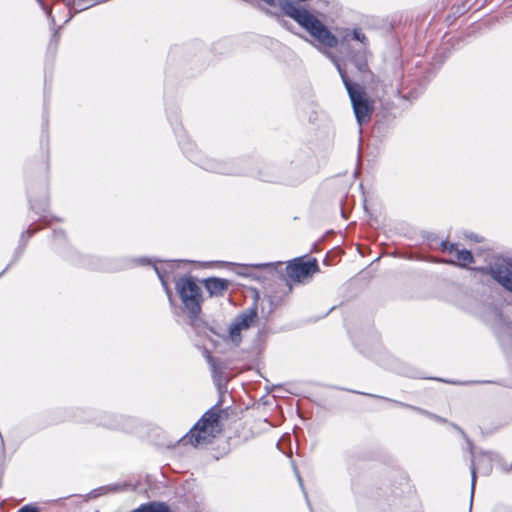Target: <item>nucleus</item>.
<instances>
[{
	"instance_id": "obj_15",
	"label": "nucleus",
	"mask_w": 512,
	"mask_h": 512,
	"mask_svg": "<svg viewBox=\"0 0 512 512\" xmlns=\"http://www.w3.org/2000/svg\"><path fill=\"white\" fill-rule=\"evenodd\" d=\"M352 37L354 40L361 42L364 45V49H367L368 39L361 29H354L352 31Z\"/></svg>"
},
{
	"instance_id": "obj_10",
	"label": "nucleus",
	"mask_w": 512,
	"mask_h": 512,
	"mask_svg": "<svg viewBox=\"0 0 512 512\" xmlns=\"http://www.w3.org/2000/svg\"><path fill=\"white\" fill-rule=\"evenodd\" d=\"M202 167L210 172L219 174H235L236 171L227 163L218 161L216 159H207L202 163Z\"/></svg>"
},
{
	"instance_id": "obj_5",
	"label": "nucleus",
	"mask_w": 512,
	"mask_h": 512,
	"mask_svg": "<svg viewBox=\"0 0 512 512\" xmlns=\"http://www.w3.org/2000/svg\"><path fill=\"white\" fill-rule=\"evenodd\" d=\"M175 288L191 322L194 323L202 311L201 288L191 277L178 279Z\"/></svg>"
},
{
	"instance_id": "obj_12",
	"label": "nucleus",
	"mask_w": 512,
	"mask_h": 512,
	"mask_svg": "<svg viewBox=\"0 0 512 512\" xmlns=\"http://www.w3.org/2000/svg\"><path fill=\"white\" fill-rule=\"evenodd\" d=\"M367 54V49H363L362 52L352 57V61L354 62L356 68L361 74L370 73L367 63Z\"/></svg>"
},
{
	"instance_id": "obj_7",
	"label": "nucleus",
	"mask_w": 512,
	"mask_h": 512,
	"mask_svg": "<svg viewBox=\"0 0 512 512\" xmlns=\"http://www.w3.org/2000/svg\"><path fill=\"white\" fill-rule=\"evenodd\" d=\"M489 273L504 288L512 292V258H498L490 268H478Z\"/></svg>"
},
{
	"instance_id": "obj_11",
	"label": "nucleus",
	"mask_w": 512,
	"mask_h": 512,
	"mask_svg": "<svg viewBox=\"0 0 512 512\" xmlns=\"http://www.w3.org/2000/svg\"><path fill=\"white\" fill-rule=\"evenodd\" d=\"M131 512H169V507L163 502H148L140 505Z\"/></svg>"
},
{
	"instance_id": "obj_19",
	"label": "nucleus",
	"mask_w": 512,
	"mask_h": 512,
	"mask_svg": "<svg viewBox=\"0 0 512 512\" xmlns=\"http://www.w3.org/2000/svg\"><path fill=\"white\" fill-rule=\"evenodd\" d=\"M269 404H271V403H270V399H267V400H266V401H264L263 403H260V402L258 401V406H257L258 413L260 412V410H261V406H262V405H263V407H265L266 405H269Z\"/></svg>"
},
{
	"instance_id": "obj_20",
	"label": "nucleus",
	"mask_w": 512,
	"mask_h": 512,
	"mask_svg": "<svg viewBox=\"0 0 512 512\" xmlns=\"http://www.w3.org/2000/svg\"><path fill=\"white\" fill-rule=\"evenodd\" d=\"M174 261H169L166 263V266H168L169 268H172L173 267V263Z\"/></svg>"
},
{
	"instance_id": "obj_2",
	"label": "nucleus",
	"mask_w": 512,
	"mask_h": 512,
	"mask_svg": "<svg viewBox=\"0 0 512 512\" xmlns=\"http://www.w3.org/2000/svg\"><path fill=\"white\" fill-rule=\"evenodd\" d=\"M282 266V262L258 264V274L271 273L274 280L285 281L287 285L291 286V283L303 282L319 271L316 259L304 260L303 257L287 262L285 273L279 270ZM259 278L260 275H258Z\"/></svg>"
},
{
	"instance_id": "obj_24",
	"label": "nucleus",
	"mask_w": 512,
	"mask_h": 512,
	"mask_svg": "<svg viewBox=\"0 0 512 512\" xmlns=\"http://www.w3.org/2000/svg\"><path fill=\"white\" fill-rule=\"evenodd\" d=\"M271 400H272V404H275L276 399L274 397H272Z\"/></svg>"
},
{
	"instance_id": "obj_17",
	"label": "nucleus",
	"mask_w": 512,
	"mask_h": 512,
	"mask_svg": "<svg viewBox=\"0 0 512 512\" xmlns=\"http://www.w3.org/2000/svg\"><path fill=\"white\" fill-rule=\"evenodd\" d=\"M18 512H40L36 506L33 505H25L18 510Z\"/></svg>"
},
{
	"instance_id": "obj_22",
	"label": "nucleus",
	"mask_w": 512,
	"mask_h": 512,
	"mask_svg": "<svg viewBox=\"0 0 512 512\" xmlns=\"http://www.w3.org/2000/svg\"><path fill=\"white\" fill-rule=\"evenodd\" d=\"M472 474H473V482L475 481V469L472 470Z\"/></svg>"
},
{
	"instance_id": "obj_9",
	"label": "nucleus",
	"mask_w": 512,
	"mask_h": 512,
	"mask_svg": "<svg viewBox=\"0 0 512 512\" xmlns=\"http://www.w3.org/2000/svg\"><path fill=\"white\" fill-rule=\"evenodd\" d=\"M203 285L211 297H222L228 291L231 281L224 278L209 277L203 280Z\"/></svg>"
},
{
	"instance_id": "obj_14",
	"label": "nucleus",
	"mask_w": 512,
	"mask_h": 512,
	"mask_svg": "<svg viewBox=\"0 0 512 512\" xmlns=\"http://www.w3.org/2000/svg\"><path fill=\"white\" fill-rule=\"evenodd\" d=\"M154 270L158 276V278L160 279L167 295L169 298H171L172 296V292L168 286V270L164 267H158V266H154Z\"/></svg>"
},
{
	"instance_id": "obj_4",
	"label": "nucleus",
	"mask_w": 512,
	"mask_h": 512,
	"mask_svg": "<svg viewBox=\"0 0 512 512\" xmlns=\"http://www.w3.org/2000/svg\"><path fill=\"white\" fill-rule=\"evenodd\" d=\"M220 412L216 406L206 411L182 441L194 446L210 443L219 432Z\"/></svg>"
},
{
	"instance_id": "obj_21",
	"label": "nucleus",
	"mask_w": 512,
	"mask_h": 512,
	"mask_svg": "<svg viewBox=\"0 0 512 512\" xmlns=\"http://www.w3.org/2000/svg\"><path fill=\"white\" fill-rule=\"evenodd\" d=\"M37 1L40 3V5L42 6V8L46 10V7H45L44 3H43L41 0H37Z\"/></svg>"
},
{
	"instance_id": "obj_3",
	"label": "nucleus",
	"mask_w": 512,
	"mask_h": 512,
	"mask_svg": "<svg viewBox=\"0 0 512 512\" xmlns=\"http://www.w3.org/2000/svg\"><path fill=\"white\" fill-rule=\"evenodd\" d=\"M327 56L331 59V61L335 64L342 81L348 91L349 97L352 102L353 110L357 121L360 125L367 123L371 119L372 115V105L366 95L364 88L359 85L353 83L347 76L346 71L342 68L339 61L336 59L334 55L331 53H326Z\"/></svg>"
},
{
	"instance_id": "obj_6",
	"label": "nucleus",
	"mask_w": 512,
	"mask_h": 512,
	"mask_svg": "<svg viewBox=\"0 0 512 512\" xmlns=\"http://www.w3.org/2000/svg\"><path fill=\"white\" fill-rule=\"evenodd\" d=\"M256 321V306L239 313L228 328V340L238 346L242 341V334L250 329Z\"/></svg>"
},
{
	"instance_id": "obj_23",
	"label": "nucleus",
	"mask_w": 512,
	"mask_h": 512,
	"mask_svg": "<svg viewBox=\"0 0 512 512\" xmlns=\"http://www.w3.org/2000/svg\"><path fill=\"white\" fill-rule=\"evenodd\" d=\"M139 261H140L141 263H144V262H146V261H147V259L142 258V259H140Z\"/></svg>"
},
{
	"instance_id": "obj_1",
	"label": "nucleus",
	"mask_w": 512,
	"mask_h": 512,
	"mask_svg": "<svg viewBox=\"0 0 512 512\" xmlns=\"http://www.w3.org/2000/svg\"><path fill=\"white\" fill-rule=\"evenodd\" d=\"M280 7L285 15L294 19L303 27L321 46L334 48L338 39L331 31L307 9L299 7L290 0H280Z\"/></svg>"
},
{
	"instance_id": "obj_13",
	"label": "nucleus",
	"mask_w": 512,
	"mask_h": 512,
	"mask_svg": "<svg viewBox=\"0 0 512 512\" xmlns=\"http://www.w3.org/2000/svg\"><path fill=\"white\" fill-rule=\"evenodd\" d=\"M208 362L211 365L213 380L217 387L221 389L222 385L226 383L227 379L223 376L220 367L216 364L215 360L211 356H208Z\"/></svg>"
},
{
	"instance_id": "obj_8",
	"label": "nucleus",
	"mask_w": 512,
	"mask_h": 512,
	"mask_svg": "<svg viewBox=\"0 0 512 512\" xmlns=\"http://www.w3.org/2000/svg\"><path fill=\"white\" fill-rule=\"evenodd\" d=\"M442 251L454 255L453 259L444 261L445 263L458 265L460 267H468L473 263L474 258L472 253L466 249H459L456 244H450L448 242H442Z\"/></svg>"
},
{
	"instance_id": "obj_18",
	"label": "nucleus",
	"mask_w": 512,
	"mask_h": 512,
	"mask_svg": "<svg viewBox=\"0 0 512 512\" xmlns=\"http://www.w3.org/2000/svg\"><path fill=\"white\" fill-rule=\"evenodd\" d=\"M35 231H36V229L31 230V229L29 228V229H27L25 232H23V233H22L21 238H22V239H23V238H25V237H26V238H28V237L32 236V234H33Z\"/></svg>"
},
{
	"instance_id": "obj_25",
	"label": "nucleus",
	"mask_w": 512,
	"mask_h": 512,
	"mask_svg": "<svg viewBox=\"0 0 512 512\" xmlns=\"http://www.w3.org/2000/svg\"><path fill=\"white\" fill-rule=\"evenodd\" d=\"M55 235H59L60 236V235H62V233L61 232H58V233L55 232Z\"/></svg>"
},
{
	"instance_id": "obj_16",
	"label": "nucleus",
	"mask_w": 512,
	"mask_h": 512,
	"mask_svg": "<svg viewBox=\"0 0 512 512\" xmlns=\"http://www.w3.org/2000/svg\"><path fill=\"white\" fill-rule=\"evenodd\" d=\"M47 206V200L46 198H43L39 204L34 203L32 200H30V207L32 210H35L36 213L44 212Z\"/></svg>"
}]
</instances>
